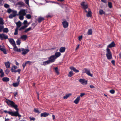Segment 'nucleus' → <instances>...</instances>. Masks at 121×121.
Wrapping results in <instances>:
<instances>
[{
  "label": "nucleus",
  "instance_id": "f257e3e1",
  "mask_svg": "<svg viewBox=\"0 0 121 121\" xmlns=\"http://www.w3.org/2000/svg\"><path fill=\"white\" fill-rule=\"evenodd\" d=\"M6 102L9 106L12 108H14L16 110V111H17V112H19V109L18 108V106L15 104L13 101L9 99H7Z\"/></svg>",
  "mask_w": 121,
  "mask_h": 121
},
{
  "label": "nucleus",
  "instance_id": "f03ea898",
  "mask_svg": "<svg viewBox=\"0 0 121 121\" xmlns=\"http://www.w3.org/2000/svg\"><path fill=\"white\" fill-rule=\"evenodd\" d=\"M3 112L5 113H8L12 116H15V117L18 116L19 117H21V115L19 114V112H17V111L10 112L9 111H8L6 110H4Z\"/></svg>",
  "mask_w": 121,
  "mask_h": 121
},
{
  "label": "nucleus",
  "instance_id": "7ed1b4c3",
  "mask_svg": "<svg viewBox=\"0 0 121 121\" xmlns=\"http://www.w3.org/2000/svg\"><path fill=\"white\" fill-rule=\"evenodd\" d=\"M106 56L108 60H110L112 58V54L110 50V49L108 48L106 49Z\"/></svg>",
  "mask_w": 121,
  "mask_h": 121
},
{
  "label": "nucleus",
  "instance_id": "20e7f679",
  "mask_svg": "<svg viewBox=\"0 0 121 121\" xmlns=\"http://www.w3.org/2000/svg\"><path fill=\"white\" fill-rule=\"evenodd\" d=\"M83 71L84 73H86L88 75L91 77H93L92 74H91L90 73V69L85 68L83 70Z\"/></svg>",
  "mask_w": 121,
  "mask_h": 121
},
{
  "label": "nucleus",
  "instance_id": "39448f33",
  "mask_svg": "<svg viewBox=\"0 0 121 121\" xmlns=\"http://www.w3.org/2000/svg\"><path fill=\"white\" fill-rule=\"evenodd\" d=\"M56 59V58H55V56L54 55H52L48 58V60L50 63H51L54 62Z\"/></svg>",
  "mask_w": 121,
  "mask_h": 121
},
{
  "label": "nucleus",
  "instance_id": "423d86ee",
  "mask_svg": "<svg viewBox=\"0 0 121 121\" xmlns=\"http://www.w3.org/2000/svg\"><path fill=\"white\" fill-rule=\"evenodd\" d=\"M81 5L82 6V8L84 9H86L88 7V5L85 2H83L81 3Z\"/></svg>",
  "mask_w": 121,
  "mask_h": 121
},
{
  "label": "nucleus",
  "instance_id": "0eeeda50",
  "mask_svg": "<svg viewBox=\"0 0 121 121\" xmlns=\"http://www.w3.org/2000/svg\"><path fill=\"white\" fill-rule=\"evenodd\" d=\"M8 39V36L4 34H0V39L1 40Z\"/></svg>",
  "mask_w": 121,
  "mask_h": 121
},
{
  "label": "nucleus",
  "instance_id": "6e6552de",
  "mask_svg": "<svg viewBox=\"0 0 121 121\" xmlns=\"http://www.w3.org/2000/svg\"><path fill=\"white\" fill-rule=\"evenodd\" d=\"M17 12L16 11H13V13L10 14L9 16V18H12L14 17L17 15Z\"/></svg>",
  "mask_w": 121,
  "mask_h": 121
},
{
  "label": "nucleus",
  "instance_id": "1a4fd4ad",
  "mask_svg": "<svg viewBox=\"0 0 121 121\" xmlns=\"http://www.w3.org/2000/svg\"><path fill=\"white\" fill-rule=\"evenodd\" d=\"M30 50L29 49H24L23 48V49L22 50V51L23 52L22 53V55H25Z\"/></svg>",
  "mask_w": 121,
  "mask_h": 121
},
{
  "label": "nucleus",
  "instance_id": "9d476101",
  "mask_svg": "<svg viewBox=\"0 0 121 121\" xmlns=\"http://www.w3.org/2000/svg\"><path fill=\"white\" fill-rule=\"evenodd\" d=\"M26 10L25 9H22L19 12V14L20 15H23L24 16L26 14Z\"/></svg>",
  "mask_w": 121,
  "mask_h": 121
},
{
  "label": "nucleus",
  "instance_id": "9b49d317",
  "mask_svg": "<svg viewBox=\"0 0 121 121\" xmlns=\"http://www.w3.org/2000/svg\"><path fill=\"white\" fill-rule=\"evenodd\" d=\"M62 23L63 25V27L64 28H67L68 26V23L66 21H63Z\"/></svg>",
  "mask_w": 121,
  "mask_h": 121
},
{
  "label": "nucleus",
  "instance_id": "f8f14e48",
  "mask_svg": "<svg viewBox=\"0 0 121 121\" xmlns=\"http://www.w3.org/2000/svg\"><path fill=\"white\" fill-rule=\"evenodd\" d=\"M79 81L82 84H87V81H85L84 79H81L79 80Z\"/></svg>",
  "mask_w": 121,
  "mask_h": 121
},
{
  "label": "nucleus",
  "instance_id": "ddd939ff",
  "mask_svg": "<svg viewBox=\"0 0 121 121\" xmlns=\"http://www.w3.org/2000/svg\"><path fill=\"white\" fill-rule=\"evenodd\" d=\"M115 44L114 42H112L110 44H109L107 47V48H111L112 47H114L115 46Z\"/></svg>",
  "mask_w": 121,
  "mask_h": 121
},
{
  "label": "nucleus",
  "instance_id": "4468645a",
  "mask_svg": "<svg viewBox=\"0 0 121 121\" xmlns=\"http://www.w3.org/2000/svg\"><path fill=\"white\" fill-rule=\"evenodd\" d=\"M9 42L13 46H16L15 42L13 39H10L9 40Z\"/></svg>",
  "mask_w": 121,
  "mask_h": 121
},
{
  "label": "nucleus",
  "instance_id": "2eb2a0df",
  "mask_svg": "<svg viewBox=\"0 0 121 121\" xmlns=\"http://www.w3.org/2000/svg\"><path fill=\"white\" fill-rule=\"evenodd\" d=\"M11 71L12 72H14L15 73H16L17 72L19 74H20V72L21 71V69H17V70H14V69H13V68H12L11 69Z\"/></svg>",
  "mask_w": 121,
  "mask_h": 121
},
{
  "label": "nucleus",
  "instance_id": "dca6fc26",
  "mask_svg": "<svg viewBox=\"0 0 121 121\" xmlns=\"http://www.w3.org/2000/svg\"><path fill=\"white\" fill-rule=\"evenodd\" d=\"M49 115V113H46V112H44L43 113H42L40 115V116L41 117H46L48 116Z\"/></svg>",
  "mask_w": 121,
  "mask_h": 121
},
{
  "label": "nucleus",
  "instance_id": "f3484780",
  "mask_svg": "<svg viewBox=\"0 0 121 121\" xmlns=\"http://www.w3.org/2000/svg\"><path fill=\"white\" fill-rule=\"evenodd\" d=\"M10 63L8 61L4 63V64L6 68H10Z\"/></svg>",
  "mask_w": 121,
  "mask_h": 121
},
{
  "label": "nucleus",
  "instance_id": "a211bd4d",
  "mask_svg": "<svg viewBox=\"0 0 121 121\" xmlns=\"http://www.w3.org/2000/svg\"><path fill=\"white\" fill-rule=\"evenodd\" d=\"M17 4L21 5V7L25 6V4L23 2L21 1L18 2Z\"/></svg>",
  "mask_w": 121,
  "mask_h": 121
},
{
  "label": "nucleus",
  "instance_id": "6ab92c4d",
  "mask_svg": "<svg viewBox=\"0 0 121 121\" xmlns=\"http://www.w3.org/2000/svg\"><path fill=\"white\" fill-rule=\"evenodd\" d=\"M44 20V18L43 17H38L37 19V21L38 22L40 23Z\"/></svg>",
  "mask_w": 121,
  "mask_h": 121
},
{
  "label": "nucleus",
  "instance_id": "aec40b11",
  "mask_svg": "<svg viewBox=\"0 0 121 121\" xmlns=\"http://www.w3.org/2000/svg\"><path fill=\"white\" fill-rule=\"evenodd\" d=\"M61 55L60 53L59 52H56L55 53L54 56L56 59L60 56Z\"/></svg>",
  "mask_w": 121,
  "mask_h": 121
},
{
  "label": "nucleus",
  "instance_id": "412c9836",
  "mask_svg": "<svg viewBox=\"0 0 121 121\" xmlns=\"http://www.w3.org/2000/svg\"><path fill=\"white\" fill-rule=\"evenodd\" d=\"M2 80L3 82H8L9 81V79L7 77H4L2 78Z\"/></svg>",
  "mask_w": 121,
  "mask_h": 121
},
{
  "label": "nucleus",
  "instance_id": "4be33fe9",
  "mask_svg": "<svg viewBox=\"0 0 121 121\" xmlns=\"http://www.w3.org/2000/svg\"><path fill=\"white\" fill-rule=\"evenodd\" d=\"M17 25L16 28H18L20 27L22 25L21 22L19 21L16 23Z\"/></svg>",
  "mask_w": 121,
  "mask_h": 121
},
{
  "label": "nucleus",
  "instance_id": "5701e85b",
  "mask_svg": "<svg viewBox=\"0 0 121 121\" xmlns=\"http://www.w3.org/2000/svg\"><path fill=\"white\" fill-rule=\"evenodd\" d=\"M20 38L24 40H25L27 38V36L26 35H23L21 36Z\"/></svg>",
  "mask_w": 121,
  "mask_h": 121
},
{
  "label": "nucleus",
  "instance_id": "b1692460",
  "mask_svg": "<svg viewBox=\"0 0 121 121\" xmlns=\"http://www.w3.org/2000/svg\"><path fill=\"white\" fill-rule=\"evenodd\" d=\"M65 47H61L59 49L61 53L64 52H65Z\"/></svg>",
  "mask_w": 121,
  "mask_h": 121
},
{
  "label": "nucleus",
  "instance_id": "393cba45",
  "mask_svg": "<svg viewBox=\"0 0 121 121\" xmlns=\"http://www.w3.org/2000/svg\"><path fill=\"white\" fill-rule=\"evenodd\" d=\"M87 34V35H92V29H89L88 30Z\"/></svg>",
  "mask_w": 121,
  "mask_h": 121
},
{
  "label": "nucleus",
  "instance_id": "a878e982",
  "mask_svg": "<svg viewBox=\"0 0 121 121\" xmlns=\"http://www.w3.org/2000/svg\"><path fill=\"white\" fill-rule=\"evenodd\" d=\"M92 12L89 9H88V11L87 14L86 15V16L87 17H90L91 16Z\"/></svg>",
  "mask_w": 121,
  "mask_h": 121
},
{
  "label": "nucleus",
  "instance_id": "bb28decb",
  "mask_svg": "<svg viewBox=\"0 0 121 121\" xmlns=\"http://www.w3.org/2000/svg\"><path fill=\"white\" fill-rule=\"evenodd\" d=\"M50 63L49 61L48 60L47 61L43 62L42 65L45 66L46 65Z\"/></svg>",
  "mask_w": 121,
  "mask_h": 121
},
{
  "label": "nucleus",
  "instance_id": "cd10ccee",
  "mask_svg": "<svg viewBox=\"0 0 121 121\" xmlns=\"http://www.w3.org/2000/svg\"><path fill=\"white\" fill-rule=\"evenodd\" d=\"M71 95V94L70 93H69L68 94L66 95L65 96H64L63 97V98L64 99H67Z\"/></svg>",
  "mask_w": 121,
  "mask_h": 121
},
{
  "label": "nucleus",
  "instance_id": "c85d7f7f",
  "mask_svg": "<svg viewBox=\"0 0 121 121\" xmlns=\"http://www.w3.org/2000/svg\"><path fill=\"white\" fill-rule=\"evenodd\" d=\"M2 30L4 33H7L9 31L8 29L7 28H3Z\"/></svg>",
  "mask_w": 121,
  "mask_h": 121
},
{
  "label": "nucleus",
  "instance_id": "c756f323",
  "mask_svg": "<svg viewBox=\"0 0 121 121\" xmlns=\"http://www.w3.org/2000/svg\"><path fill=\"white\" fill-rule=\"evenodd\" d=\"M99 13L100 14L102 15L103 14H105V13L102 9H100L99 11Z\"/></svg>",
  "mask_w": 121,
  "mask_h": 121
},
{
  "label": "nucleus",
  "instance_id": "7c9ffc66",
  "mask_svg": "<svg viewBox=\"0 0 121 121\" xmlns=\"http://www.w3.org/2000/svg\"><path fill=\"white\" fill-rule=\"evenodd\" d=\"M4 24V20L1 17L0 18V25H3Z\"/></svg>",
  "mask_w": 121,
  "mask_h": 121
},
{
  "label": "nucleus",
  "instance_id": "2f4dec72",
  "mask_svg": "<svg viewBox=\"0 0 121 121\" xmlns=\"http://www.w3.org/2000/svg\"><path fill=\"white\" fill-rule=\"evenodd\" d=\"M54 69L55 70L56 73L58 75L59 74V72L58 70V68L57 67H55Z\"/></svg>",
  "mask_w": 121,
  "mask_h": 121
},
{
  "label": "nucleus",
  "instance_id": "473e14b6",
  "mask_svg": "<svg viewBox=\"0 0 121 121\" xmlns=\"http://www.w3.org/2000/svg\"><path fill=\"white\" fill-rule=\"evenodd\" d=\"M19 84L17 82L16 83H13V85L14 87H16L17 86L19 85Z\"/></svg>",
  "mask_w": 121,
  "mask_h": 121
},
{
  "label": "nucleus",
  "instance_id": "72a5a7b5",
  "mask_svg": "<svg viewBox=\"0 0 121 121\" xmlns=\"http://www.w3.org/2000/svg\"><path fill=\"white\" fill-rule=\"evenodd\" d=\"M80 99V96H78L76 98V104H77Z\"/></svg>",
  "mask_w": 121,
  "mask_h": 121
},
{
  "label": "nucleus",
  "instance_id": "f704fd0d",
  "mask_svg": "<svg viewBox=\"0 0 121 121\" xmlns=\"http://www.w3.org/2000/svg\"><path fill=\"white\" fill-rule=\"evenodd\" d=\"M73 74V72L72 71H70L68 75V76L69 77H71Z\"/></svg>",
  "mask_w": 121,
  "mask_h": 121
},
{
  "label": "nucleus",
  "instance_id": "c9c22d12",
  "mask_svg": "<svg viewBox=\"0 0 121 121\" xmlns=\"http://www.w3.org/2000/svg\"><path fill=\"white\" fill-rule=\"evenodd\" d=\"M1 51H2L4 54H6L7 53V52H6V49L4 48H3Z\"/></svg>",
  "mask_w": 121,
  "mask_h": 121
},
{
  "label": "nucleus",
  "instance_id": "e433bc0d",
  "mask_svg": "<svg viewBox=\"0 0 121 121\" xmlns=\"http://www.w3.org/2000/svg\"><path fill=\"white\" fill-rule=\"evenodd\" d=\"M108 6L109 8H111L112 6V3L111 2H108Z\"/></svg>",
  "mask_w": 121,
  "mask_h": 121
},
{
  "label": "nucleus",
  "instance_id": "4c0bfd02",
  "mask_svg": "<svg viewBox=\"0 0 121 121\" xmlns=\"http://www.w3.org/2000/svg\"><path fill=\"white\" fill-rule=\"evenodd\" d=\"M18 28H16L15 30V32L14 33L15 35H16L18 34Z\"/></svg>",
  "mask_w": 121,
  "mask_h": 121
},
{
  "label": "nucleus",
  "instance_id": "58836bf2",
  "mask_svg": "<svg viewBox=\"0 0 121 121\" xmlns=\"http://www.w3.org/2000/svg\"><path fill=\"white\" fill-rule=\"evenodd\" d=\"M26 17L28 19H29L31 18V16L30 14H28L26 15Z\"/></svg>",
  "mask_w": 121,
  "mask_h": 121
},
{
  "label": "nucleus",
  "instance_id": "ea45409f",
  "mask_svg": "<svg viewBox=\"0 0 121 121\" xmlns=\"http://www.w3.org/2000/svg\"><path fill=\"white\" fill-rule=\"evenodd\" d=\"M31 29V27H30L28 28L26 30H25L24 31V32L25 33H26L28 31L30 30Z\"/></svg>",
  "mask_w": 121,
  "mask_h": 121
},
{
  "label": "nucleus",
  "instance_id": "a19ab883",
  "mask_svg": "<svg viewBox=\"0 0 121 121\" xmlns=\"http://www.w3.org/2000/svg\"><path fill=\"white\" fill-rule=\"evenodd\" d=\"M4 28L3 25H0V32L2 31Z\"/></svg>",
  "mask_w": 121,
  "mask_h": 121
},
{
  "label": "nucleus",
  "instance_id": "79ce46f5",
  "mask_svg": "<svg viewBox=\"0 0 121 121\" xmlns=\"http://www.w3.org/2000/svg\"><path fill=\"white\" fill-rule=\"evenodd\" d=\"M23 15H20L19 17V18L21 20H23L24 19L23 16Z\"/></svg>",
  "mask_w": 121,
  "mask_h": 121
},
{
  "label": "nucleus",
  "instance_id": "37998d69",
  "mask_svg": "<svg viewBox=\"0 0 121 121\" xmlns=\"http://www.w3.org/2000/svg\"><path fill=\"white\" fill-rule=\"evenodd\" d=\"M17 44L18 45H20L21 42V40H20L18 39L16 41Z\"/></svg>",
  "mask_w": 121,
  "mask_h": 121
},
{
  "label": "nucleus",
  "instance_id": "c03bdc74",
  "mask_svg": "<svg viewBox=\"0 0 121 121\" xmlns=\"http://www.w3.org/2000/svg\"><path fill=\"white\" fill-rule=\"evenodd\" d=\"M13 11L11 9L9 8L7 10V12L9 13H10L12 12Z\"/></svg>",
  "mask_w": 121,
  "mask_h": 121
},
{
  "label": "nucleus",
  "instance_id": "a18cd8bd",
  "mask_svg": "<svg viewBox=\"0 0 121 121\" xmlns=\"http://www.w3.org/2000/svg\"><path fill=\"white\" fill-rule=\"evenodd\" d=\"M34 111L35 112L37 113H40V112L38 110V109H36L35 108L34 110Z\"/></svg>",
  "mask_w": 121,
  "mask_h": 121
},
{
  "label": "nucleus",
  "instance_id": "49530a36",
  "mask_svg": "<svg viewBox=\"0 0 121 121\" xmlns=\"http://www.w3.org/2000/svg\"><path fill=\"white\" fill-rule=\"evenodd\" d=\"M13 46L14 47L13 50H14V51L17 52V51L18 50V48L16 46H16Z\"/></svg>",
  "mask_w": 121,
  "mask_h": 121
},
{
  "label": "nucleus",
  "instance_id": "de8ad7c7",
  "mask_svg": "<svg viewBox=\"0 0 121 121\" xmlns=\"http://www.w3.org/2000/svg\"><path fill=\"white\" fill-rule=\"evenodd\" d=\"M70 69L72 70H73L74 72H76V69L73 66H71L70 67Z\"/></svg>",
  "mask_w": 121,
  "mask_h": 121
},
{
  "label": "nucleus",
  "instance_id": "09e8293b",
  "mask_svg": "<svg viewBox=\"0 0 121 121\" xmlns=\"http://www.w3.org/2000/svg\"><path fill=\"white\" fill-rule=\"evenodd\" d=\"M24 1L26 4L28 5H29V0H24Z\"/></svg>",
  "mask_w": 121,
  "mask_h": 121
},
{
  "label": "nucleus",
  "instance_id": "8fccbe9b",
  "mask_svg": "<svg viewBox=\"0 0 121 121\" xmlns=\"http://www.w3.org/2000/svg\"><path fill=\"white\" fill-rule=\"evenodd\" d=\"M1 74L0 75V77L1 78L2 77L4 76V73L3 71L1 73Z\"/></svg>",
  "mask_w": 121,
  "mask_h": 121
},
{
  "label": "nucleus",
  "instance_id": "3c124183",
  "mask_svg": "<svg viewBox=\"0 0 121 121\" xmlns=\"http://www.w3.org/2000/svg\"><path fill=\"white\" fill-rule=\"evenodd\" d=\"M109 92L110 93L112 94H113L115 92V91L114 90L112 89L110 90Z\"/></svg>",
  "mask_w": 121,
  "mask_h": 121
},
{
  "label": "nucleus",
  "instance_id": "603ef678",
  "mask_svg": "<svg viewBox=\"0 0 121 121\" xmlns=\"http://www.w3.org/2000/svg\"><path fill=\"white\" fill-rule=\"evenodd\" d=\"M5 72L7 74H8L10 72V71L9 69H7L5 70Z\"/></svg>",
  "mask_w": 121,
  "mask_h": 121
},
{
  "label": "nucleus",
  "instance_id": "864d4df0",
  "mask_svg": "<svg viewBox=\"0 0 121 121\" xmlns=\"http://www.w3.org/2000/svg\"><path fill=\"white\" fill-rule=\"evenodd\" d=\"M25 28V26H22L19 29V31H21L22 30H24Z\"/></svg>",
  "mask_w": 121,
  "mask_h": 121
},
{
  "label": "nucleus",
  "instance_id": "5fc2aeb1",
  "mask_svg": "<svg viewBox=\"0 0 121 121\" xmlns=\"http://www.w3.org/2000/svg\"><path fill=\"white\" fill-rule=\"evenodd\" d=\"M27 64V63L26 62L25 63H23L22 65V66L23 67V69H24L25 66H26V65Z\"/></svg>",
  "mask_w": 121,
  "mask_h": 121
},
{
  "label": "nucleus",
  "instance_id": "6e6d98bb",
  "mask_svg": "<svg viewBox=\"0 0 121 121\" xmlns=\"http://www.w3.org/2000/svg\"><path fill=\"white\" fill-rule=\"evenodd\" d=\"M4 7L6 8H8L9 7V5L7 4H5L4 5Z\"/></svg>",
  "mask_w": 121,
  "mask_h": 121
},
{
  "label": "nucleus",
  "instance_id": "4d7b16f0",
  "mask_svg": "<svg viewBox=\"0 0 121 121\" xmlns=\"http://www.w3.org/2000/svg\"><path fill=\"white\" fill-rule=\"evenodd\" d=\"M29 118L30 119V120L31 121H34L35 120V118L33 117H29Z\"/></svg>",
  "mask_w": 121,
  "mask_h": 121
},
{
  "label": "nucleus",
  "instance_id": "13d9d810",
  "mask_svg": "<svg viewBox=\"0 0 121 121\" xmlns=\"http://www.w3.org/2000/svg\"><path fill=\"white\" fill-rule=\"evenodd\" d=\"M3 4V0H0V5H2Z\"/></svg>",
  "mask_w": 121,
  "mask_h": 121
},
{
  "label": "nucleus",
  "instance_id": "bf43d9fd",
  "mask_svg": "<svg viewBox=\"0 0 121 121\" xmlns=\"http://www.w3.org/2000/svg\"><path fill=\"white\" fill-rule=\"evenodd\" d=\"M13 93L14 94V96L15 97L17 95V91L16 92H15Z\"/></svg>",
  "mask_w": 121,
  "mask_h": 121
},
{
  "label": "nucleus",
  "instance_id": "052dcab7",
  "mask_svg": "<svg viewBox=\"0 0 121 121\" xmlns=\"http://www.w3.org/2000/svg\"><path fill=\"white\" fill-rule=\"evenodd\" d=\"M82 35L79 36L78 37L79 40L80 41L82 39Z\"/></svg>",
  "mask_w": 121,
  "mask_h": 121
},
{
  "label": "nucleus",
  "instance_id": "680f3d73",
  "mask_svg": "<svg viewBox=\"0 0 121 121\" xmlns=\"http://www.w3.org/2000/svg\"><path fill=\"white\" fill-rule=\"evenodd\" d=\"M26 63H27V64H28L30 65L32 63V62L30 61H27L26 62Z\"/></svg>",
  "mask_w": 121,
  "mask_h": 121
},
{
  "label": "nucleus",
  "instance_id": "e2e57ef3",
  "mask_svg": "<svg viewBox=\"0 0 121 121\" xmlns=\"http://www.w3.org/2000/svg\"><path fill=\"white\" fill-rule=\"evenodd\" d=\"M23 48H20L19 49H18L17 51V52H21V51H22V50Z\"/></svg>",
  "mask_w": 121,
  "mask_h": 121
},
{
  "label": "nucleus",
  "instance_id": "0e129e2a",
  "mask_svg": "<svg viewBox=\"0 0 121 121\" xmlns=\"http://www.w3.org/2000/svg\"><path fill=\"white\" fill-rule=\"evenodd\" d=\"M27 23L28 22L27 20H25L23 22V23L24 25H25L27 24Z\"/></svg>",
  "mask_w": 121,
  "mask_h": 121
},
{
  "label": "nucleus",
  "instance_id": "69168bd1",
  "mask_svg": "<svg viewBox=\"0 0 121 121\" xmlns=\"http://www.w3.org/2000/svg\"><path fill=\"white\" fill-rule=\"evenodd\" d=\"M111 62L112 64L113 65H115V61L114 60H112L111 61Z\"/></svg>",
  "mask_w": 121,
  "mask_h": 121
},
{
  "label": "nucleus",
  "instance_id": "338daca9",
  "mask_svg": "<svg viewBox=\"0 0 121 121\" xmlns=\"http://www.w3.org/2000/svg\"><path fill=\"white\" fill-rule=\"evenodd\" d=\"M85 95V93H81L79 96H80V97H82L83 96Z\"/></svg>",
  "mask_w": 121,
  "mask_h": 121
},
{
  "label": "nucleus",
  "instance_id": "774afa93",
  "mask_svg": "<svg viewBox=\"0 0 121 121\" xmlns=\"http://www.w3.org/2000/svg\"><path fill=\"white\" fill-rule=\"evenodd\" d=\"M13 69V68H14V70H15L17 68V67L16 66H13V67L12 68Z\"/></svg>",
  "mask_w": 121,
  "mask_h": 121
}]
</instances>
